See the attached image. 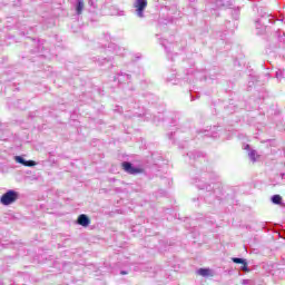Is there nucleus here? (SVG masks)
I'll return each instance as SVG.
<instances>
[{"label": "nucleus", "instance_id": "obj_8", "mask_svg": "<svg viewBox=\"0 0 285 285\" xmlns=\"http://www.w3.org/2000/svg\"><path fill=\"white\" fill-rule=\"evenodd\" d=\"M272 202H273V204L279 205V204H282V197L279 195H274L272 197Z\"/></svg>", "mask_w": 285, "mask_h": 285}, {"label": "nucleus", "instance_id": "obj_2", "mask_svg": "<svg viewBox=\"0 0 285 285\" xmlns=\"http://www.w3.org/2000/svg\"><path fill=\"white\" fill-rule=\"evenodd\" d=\"M121 168H122V170H125V173H128V175H139V174L144 173V169L132 167V164H130L128 161H124L121 164Z\"/></svg>", "mask_w": 285, "mask_h": 285}, {"label": "nucleus", "instance_id": "obj_1", "mask_svg": "<svg viewBox=\"0 0 285 285\" xmlns=\"http://www.w3.org/2000/svg\"><path fill=\"white\" fill-rule=\"evenodd\" d=\"M17 199H19V193L10 189L1 196L0 202L3 206H10V204H14Z\"/></svg>", "mask_w": 285, "mask_h": 285}, {"label": "nucleus", "instance_id": "obj_4", "mask_svg": "<svg viewBox=\"0 0 285 285\" xmlns=\"http://www.w3.org/2000/svg\"><path fill=\"white\" fill-rule=\"evenodd\" d=\"M77 224L83 228H88V226H90V217L86 214H81L78 216Z\"/></svg>", "mask_w": 285, "mask_h": 285}, {"label": "nucleus", "instance_id": "obj_5", "mask_svg": "<svg viewBox=\"0 0 285 285\" xmlns=\"http://www.w3.org/2000/svg\"><path fill=\"white\" fill-rule=\"evenodd\" d=\"M16 161L18 164H22V166H27L28 168H32V166H37V163L35 160H26L21 156H16Z\"/></svg>", "mask_w": 285, "mask_h": 285}, {"label": "nucleus", "instance_id": "obj_9", "mask_svg": "<svg viewBox=\"0 0 285 285\" xmlns=\"http://www.w3.org/2000/svg\"><path fill=\"white\" fill-rule=\"evenodd\" d=\"M232 261L234 262V264H242V265L246 262L245 259L237 258V257L232 258Z\"/></svg>", "mask_w": 285, "mask_h": 285}, {"label": "nucleus", "instance_id": "obj_3", "mask_svg": "<svg viewBox=\"0 0 285 285\" xmlns=\"http://www.w3.org/2000/svg\"><path fill=\"white\" fill-rule=\"evenodd\" d=\"M134 8H136L137 16L142 18L144 10H146V8H148V0H136Z\"/></svg>", "mask_w": 285, "mask_h": 285}, {"label": "nucleus", "instance_id": "obj_11", "mask_svg": "<svg viewBox=\"0 0 285 285\" xmlns=\"http://www.w3.org/2000/svg\"><path fill=\"white\" fill-rule=\"evenodd\" d=\"M120 275H128L127 272H120Z\"/></svg>", "mask_w": 285, "mask_h": 285}, {"label": "nucleus", "instance_id": "obj_10", "mask_svg": "<svg viewBox=\"0 0 285 285\" xmlns=\"http://www.w3.org/2000/svg\"><path fill=\"white\" fill-rule=\"evenodd\" d=\"M242 271H245V273H248V263H246V261L242 265Z\"/></svg>", "mask_w": 285, "mask_h": 285}, {"label": "nucleus", "instance_id": "obj_6", "mask_svg": "<svg viewBox=\"0 0 285 285\" xmlns=\"http://www.w3.org/2000/svg\"><path fill=\"white\" fill-rule=\"evenodd\" d=\"M85 2L83 0H78V3L76 6V12L77 14H81L83 12Z\"/></svg>", "mask_w": 285, "mask_h": 285}, {"label": "nucleus", "instance_id": "obj_7", "mask_svg": "<svg viewBox=\"0 0 285 285\" xmlns=\"http://www.w3.org/2000/svg\"><path fill=\"white\" fill-rule=\"evenodd\" d=\"M197 275H200L202 277H209L210 269H208V268H199L197 271Z\"/></svg>", "mask_w": 285, "mask_h": 285}]
</instances>
